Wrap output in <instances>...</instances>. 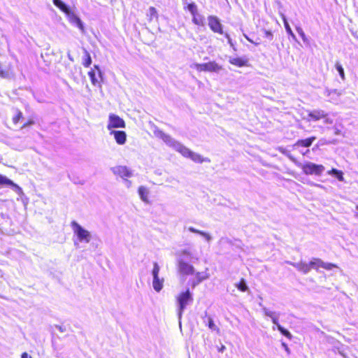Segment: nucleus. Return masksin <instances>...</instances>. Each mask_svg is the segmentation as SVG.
Returning <instances> with one entry per match:
<instances>
[{"label": "nucleus", "instance_id": "obj_21", "mask_svg": "<svg viewBox=\"0 0 358 358\" xmlns=\"http://www.w3.org/2000/svg\"><path fill=\"white\" fill-rule=\"evenodd\" d=\"M281 17L284 23L285 28L286 29L287 33L292 37V38L294 41H296V35L292 31L287 20L284 14H281Z\"/></svg>", "mask_w": 358, "mask_h": 358}, {"label": "nucleus", "instance_id": "obj_19", "mask_svg": "<svg viewBox=\"0 0 358 358\" xmlns=\"http://www.w3.org/2000/svg\"><path fill=\"white\" fill-rule=\"evenodd\" d=\"M138 192L141 199L143 202L148 203H149L148 195L150 193L149 189L144 186H140L138 187Z\"/></svg>", "mask_w": 358, "mask_h": 358}, {"label": "nucleus", "instance_id": "obj_47", "mask_svg": "<svg viewBox=\"0 0 358 358\" xmlns=\"http://www.w3.org/2000/svg\"><path fill=\"white\" fill-rule=\"evenodd\" d=\"M21 358H31V357L29 356L27 352H24L22 353Z\"/></svg>", "mask_w": 358, "mask_h": 358}, {"label": "nucleus", "instance_id": "obj_52", "mask_svg": "<svg viewBox=\"0 0 358 358\" xmlns=\"http://www.w3.org/2000/svg\"><path fill=\"white\" fill-rule=\"evenodd\" d=\"M68 57L70 60L73 61V59L69 53L68 54Z\"/></svg>", "mask_w": 358, "mask_h": 358}, {"label": "nucleus", "instance_id": "obj_12", "mask_svg": "<svg viewBox=\"0 0 358 358\" xmlns=\"http://www.w3.org/2000/svg\"><path fill=\"white\" fill-rule=\"evenodd\" d=\"M0 185L10 186L17 194L21 195L22 194V189L20 187L14 183L13 180L8 178L6 176L1 174H0Z\"/></svg>", "mask_w": 358, "mask_h": 358}, {"label": "nucleus", "instance_id": "obj_41", "mask_svg": "<svg viewBox=\"0 0 358 358\" xmlns=\"http://www.w3.org/2000/svg\"><path fill=\"white\" fill-rule=\"evenodd\" d=\"M282 345L284 348V349L285 350V351L287 352V354H289L290 353V350L288 348V345L286 343H282Z\"/></svg>", "mask_w": 358, "mask_h": 358}, {"label": "nucleus", "instance_id": "obj_46", "mask_svg": "<svg viewBox=\"0 0 358 358\" xmlns=\"http://www.w3.org/2000/svg\"><path fill=\"white\" fill-rule=\"evenodd\" d=\"M226 348L224 345H222L220 348H218V351L220 352H223L225 350Z\"/></svg>", "mask_w": 358, "mask_h": 358}, {"label": "nucleus", "instance_id": "obj_20", "mask_svg": "<svg viewBox=\"0 0 358 358\" xmlns=\"http://www.w3.org/2000/svg\"><path fill=\"white\" fill-rule=\"evenodd\" d=\"M188 230L192 233L198 234L200 236H203L208 242H210L212 240V236L208 233L196 229L193 227H189L188 228Z\"/></svg>", "mask_w": 358, "mask_h": 358}, {"label": "nucleus", "instance_id": "obj_48", "mask_svg": "<svg viewBox=\"0 0 358 358\" xmlns=\"http://www.w3.org/2000/svg\"><path fill=\"white\" fill-rule=\"evenodd\" d=\"M56 328L60 331L61 332H63L64 331V329L63 328L61 327V326H56Z\"/></svg>", "mask_w": 358, "mask_h": 358}, {"label": "nucleus", "instance_id": "obj_54", "mask_svg": "<svg viewBox=\"0 0 358 358\" xmlns=\"http://www.w3.org/2000/svg\"><path fill=\"white\" fill-rule=\"evenodd\" d=\"M173 180H175V179L173 178L172 180H169V179L167 180V181H169V182H172Z\"/></svg>", "mask_w": 358, "mask_h": 358}, {"label": "nucleus", "instance_id": "obj_44", "mask_svg": "<svg viewBox=\"0 0 358 358\" xmlns=\"http://www.w3.org/2000/svg\"><path fill=\"white\" fill-rule=\"evenodd\" d=\"M224 36L225 37L227 38L228 40V43L231 45H233V43H232V41H231V39L229 36V35L227 34V33H224Z\"/></svg>", "mask_w": 358, "mask_h": 358}, {"label": "nucleus", "instance_id": "obj_49", "mask_svg": "<svg viewBox=\"0 0 358 358\" xmlns=\"http://www.w3.org/2000/svg\"><path fill=\"white\" fill-rule=\"evenodd\" d=\"M315 186L324 189V187L320 184H314Z\"/></svg>", "mask_w": 358, "mask_h": 358}, {"label": "nucleus", "instance_id": "obj_55", "mask_svg": "<svg viewBox=\"0 0 358 358\" xmlns=\"http://www.w3.org/2000/svg\"><path fill=\"white\" fill-rule=\"evenodd\" d=\"M357 209H358V206H357Z\"/></svg>", "mask_w": 358, "mask_h": 358}, {"label": "nucleus", "instance_id": "obj_16", "mask_svg": "<svg viewBox=\"0 0 358 358\" xmlns=\"http://www.w3.org/2000/svg\"><path fill=\"white\" fill-rule=\"evenodd\" d=\"M327 114L322 110H313L312 111L308 112V118L306 120L310 121V120L317 121L323 117H326Z\"/></svg>", "mask_w": 358, "mask_h": 358}, {"label": "nucleus", "instance_id": "obj_1", "mask_svg": "<svg viewBox=\"0 0 358 358\" xmlns=\"http://www.w3.org/2000/svg\"><path fill=\"white\" fill-rule=\"evenodd\" d=\"M155 135L162 139L170 147H172L177 152H180L183 157L191 159L196 163L201 164L203 162H210V159L208 157H203L201 155L190 150L188 148L180 142L173 139L171 136L164 133L159 129L154 131Z\"/></svg>", "mask_w": 358, "mask_h": 358}, {"label": "nucleus", "instance_id": "obj_31", "mask_svg": "<svg viewBox=\"0 0 358 358\" xmlns=\"http://www.w3.org/2000/svg\"><path fill=\"white\" fill-rule=\"evenodd\" d=\"M187 8L190 12L192 15L198 12L197 6L194 3H189L187 6Z\"/></svg>", "mask_w": 358, "mask_h": 358}, {"label": "nucleus", "instance_id": "obj_50", "mask_svg": "<svg viewBox=\"0 0 358 358\" xmlns=\"http://www.w3.org/2000/svg\"><path fill=\"white\" fill-rule=\"evenodd\" d=\"M74 245L77 248L78 247V243L76 241H74Z\"/></svg>", "mask_w": 358, "mask_h": 358}, {"label": "nucleus", "instance_id": "obj_14", "mask_svg": "<svg viewBox=\"0 0 358 358\" xmlns=\"http://www.w3.org/2000/svg\"><path fill=\"white\" fill-rule=\"evenodd\" d=\"M94 69H92L90 71H89L88 75L92 85H96L99 83L98 78L102 80V72L99 66L94 65Z\"/></svg>", "mask_w": 358, "mask_h": 358}, {"label": "nucleus", "instance_id": "obj_9", "mask_svg": "<svg viewBox=\"0 0 358 358\" xmlns=\"http://www.w3.org/2000/svg\"><path fill=\"white\" fill-rule=\"evenodd\" d=\"M195 68L199 71L210 72H217L221 69V66L215 62H210L204 64H195Z\"/></svg>", "mask_w": 358, "mask_h": 358}, {"label": "nucleus", "instance_id": "obj_18", "mask_svg": "<svg viewBox=\"0 0 358 358\" xmlns=\"http://www.w3.org/2000/svg\"><path fill=\"white\" fill-rule=\"evenodd\" d=\"M53 4L64 12L66 15L71 11L70 7L62 0H52Z\"/></svg>", "mask_w": 358, "mask_h": 358}, {"label": "nucleus", "instance_id": "obj_45", "mask_svg": "<svg viewBox=\"0 0 358 358\" xmlns=\"http://www.w3.org/2000/svg\"><path fill=\"white\" fill-rule=\"evenodd\" d=\"M125 184L127 187H129L131 186V182L126 178H124Z\"/></svg>", "mask_w": 358, "mask_h": 358}, {"label": "nucleus", "instance_id": "obj_17", "mask_svg": "<svg viewBox=\"0 0 358 358\" xmlns=\"http://www.w3.org/2000/svg\"><path fill=\"white\" fill-rule=\"evenodd\" d=\"M110 134H113L114 136V138L117 143L120 145H123L125 143L127 140V134L124 131L112 130L110 131Z\"/></svg>", "mask_w": 358, "mask_h": 358}, {"label": "nucleus", "instance_id": "obj_10", "mask_svg": "<svg viewBox=\"0 0 358 358\" xmlns=\"http://www.w3.org/2000/svg\"><path fill=\"white\" fill-rule=\"evenodd\" d=\"M309 263L310 265V268L315 270H317L318 268L320 267L323 268L326 270H331L334 268L337 267L336 265L332 263L324 262L319 258H313Z\"/></svg>", "mask_w": 358, "mask_h": 358}, {"label": "nucleus", "instance_id": "obj_39", "mask_svg": "<svg viewBox=\"0 0 358 358\" xmlns=\"http://www.w3.org/2000/svg\"><path fill=\"white\" fill-rule=\"evenodd\" d=\"M323 118H324V124H333V120L331 119V118L327 117V115L326 116V117H323Z\"/></svg>", "mask_w": 358, "mask_h": 358}, {"label": "nucleus", "instance_id": "obj_42", "mask_svg": "<svg viewBox=\"0 0 358 358\" xmlns=\"http://www.w3.org/2000/svg\"><path fill=\"white\" fill-rule=\"evenodd\" d=\"M220 242H224V243H229V244H231V241L229 240L227 238H222L220 239Z\"/></svg>", "mask_w": 358, "mask_h": 358}, {"label": "nucleus", "instance_id": "obj_13", "mask_svg": "<svg viewBox=\"0 0 358 358\" xmlns=\"http://www.w3.org/2000/svg\"><path fill=\"white\" fill-rule=\"evenodd\" d=\"M111 170L115 175L119 176L123 179L132 176V172L127 166H115L112 168Z\"/></svg>", "mask_w": 358, "mask_h": 358}, {"label": "nucleus", "instance_id": "obj_30", "mask_svg": "<svg viewBox=\"0 0 358 358\" xmlns=\"http://www.w3.org/2000/svg\"><path fill=\"white\" fill-rule=\"evenodd\" d=\"M335 67H336V69L337 70V71L338 72L341 78L343 80H344L345 79V73H344V69H343L342 65L338 62H337L335 64Z\"/></svg>", "mask_w": 358, "mask_h": 358}, {"label": "nucleus", "instance_id": "obj_23", "mask_svg": "<svg viewBox=\"0 0 358 358\" xmlns=\"http://www.w3.org/2000/svg\"><path fill=\"white\" fill-rule=\"evenodd\" d=\"M204 16L199 13L197 12L194 15H192V22L194 24L199 25V26H203L204 25Z\"/></svg>", "mask_w": 358, "mask_h": 358}, {"label": "nucleus", "instance_id": "obj_5", "mask_svg": "<svg viewBox=\"0 0 358 358\" xmlns=\"http://www.w3.org/2000/svg\"><path fill=\"white\" fill-rule=\"evenodd\" d=\"M71 226L73 229L74 234H76L77 236V240L79 242H85L86 243H90L92 236L89 231L84 229L76 221L71 222Z\"/></svg>", "mask_w": 358, "mask_h": 358}, {"label": "nucleus", "instance_id": "obj_38", "mask_svg": "<svg viewBox=\"0 0 358 358\" xmlns=\"http://www.w3.org/2000/svg\"><path fill=\"white\" fill-rule=\"evenodd\" d=\"M34 124V121L32 120H29L27 122L24 123L21 129H24L27 127H29L31 125H33Z\"/></svg>", "mask_w": 358, "mask_h": 358}, {"label": "nucleus", "instance_id": "obj_53", "mask_svg": "<svg viewBox=\"0 0 358 358\" xmlns=\"http://www.w3.org/2000/svg\"><path fill=\"white\" fill-rule=\"evenodd\" d=\"M339 132H340V131H339V130H338V129H337V130L336 131L335 134H339Z\"/></svg>", "mask_w": 358, "mask_h": 358}, {"label": "nucleus", "instance_id": "obj_15", "mask_svg": "<svg viewBox=\"0 0 358 358\" xmlns=\"http://www.w3.org/2000/svg\"><path fill=\"white\" fill-rule=\"evenodd\" d=\"M66 16L71 24H73L76 26H77L82 31H84L83 23L80 18L76 14L71 11L66 15Z\"/></svg>", "mask_w": 358, "mask_h": 358}, {"label": "nucleus", "instance_id": "obj_25", "mask_svg": "<svg viewBox=\"0 0 358 358\" xmlns=\"http://www.w3.org/2000/svg\"><path fill=\"white\" fill-rule=\"evenodd\" d=\"M208 276L203 275V273L200 272H197L196 273L195 278L192 280V285L193 287L198 285L199 283H201L203 280L206 279Z\"/></svg>", "mask_w": 358, "mask_h": 358}, {"label": "nucleus", "instance_id": "obj_40", "mask_svg": "<svg viewBox=\"0 0 358 358\" xmlns=\"http://www.w3.org/2000/svg\"><path fill=\"white\" fill-rule=\"evenodd\" d=\"M286 157H288L293 162L296 163V159L291 155L290 152L287 153V155Z\"/></svg>", "mask_w": 358, "mask_h": 358}, {"label": "nucleus", "instance_id": "obj_27", "mask_svg": "<svg viewBox=\"0 0 358 358\" xmlns=\"http://www.w3.org/2000/svg\"><path fill=\"white\" fill-rule=\"evenodd\" d=\"M85 56L83 59V64L85 67H89L92 64V58L87 50L84 49Z\"/></svg>", "mask_w": 358, "mask_h": 358}, {"label": "nucleus", "instance_id": "obj_4", "mask_svg": "<svg viewBox=\"0 0 358 358\" xmlns=\"http://www.w3.org/2000/svg\"><path fill=\"white\" fill-rule=\"evenodd\" d=\"M193 301V296L189 289L181 292L177 297L178 315L180 320L182 315L187 306Z\"/></svg>", "mask_w": 358, "mask_h": 358}, {"label": "nucleus", "instance_id": "obj_24", "mask_svg": "<svg viewBox=\"0 0 358 358\" xmlns=\"http://www.w3.org/2000/svg\"><path fill=\"white\" fill-rule=\"evenodd\" d=\"M327 173L330 176L336 177L339 181H344L343 173L336 169H332Z\"/></svg>", "mask_w": 358, "mask_h": 358}, {"label": "nucleus", "instance_id": "obj_7", "mask_svg": "<svg viewBox=\"0 0 358 358\" xmlns=\"http://www.w3.org/2000/svg\"><path fill=\"white\" fill-rule=\"evenodd\" d=\"M303 173L306 175L320 176L324 171V166L321 164H316L313 162H306L305 164H299Z\"/></svg>", "mask_w": 358, "mask_h": 358}, {"label": "nucleus", "instance_id": "obj_6", "mask_svg": "<svg viewBox=\"0 0 358 358\" xmlns=\"http://www.w3.org/2000/svg\"><path fill=\"white\" fill-rule=\"evenodd\" d=\"M159 271L160 266L157 262H154L153 268L152 270V287L153 289L157 292L162 289L164 282V278H160L159 275Z\"/></svg>", "mask_w": 358, "mask_h": 358}, {"label": "nucleus", "instance_id": "obj_22", "mask_svg": "<svg viewBox=\"0 0 358 358\" xmlns=\"http://www.w3.org/2000/svg\"><path fill=\"white\" fill-rule=\"evenodd\" d=\"M315 139H316V138L315 136H312V137L308 138L306 139L299 140L294 145L295 146H303V147L308 148L312 145L313 142Z\"/></svg>", "mask_w": 358, "mask_h": 358}, {"label": "nucleus", "instance_id": "obj_26", "mask_svg": "<svg viewBox=\"0 0 358 358\" xmlns=\"http://www.w3.org/2000/svg\"><path fill=\"white\" fill-rule=\"evenodd\" d=\"M229 62L235 66L242 67L246 65L248 61L240 57L230 58Z\"/></svg>", "mask_w": 358, "mask_h": 358}, {"label": "nucleus", "instance_id": "obj_32", "mask_svg": "<svg viewBox=\"0 0 358 358\" xmlns=\"http://www.w3.org/2000/svg\"><path fill=\"white\" fill-rule=\"evenodd\" d=\"M310 263L307 264L306 262L302 263L300 271L303 274H307L310 271Z\"/></svg>", "mask_w": 358, "mask_h": 358}, {"label": "nucleus", "instance_id": "obj_37", "mask_svg": "<svg viewBox=\"0 0 358 358\" xmlns=\"http://www.w3.org/2000/svg\"><path fill=\"white\" fill-rule=\"evenodd\" d=\"M303 262H289V264L292 266H293L294 267H295L297 270H299L300 271L301 270V264H302Z\"/></svg>", "mask_w": 358, "mask_h": 358}, {"label": "nucleus", "instance_id": "obj_29", "mask_svg": "<svg viewBox=\"0 0 358 358\" xmlns=\"http://www.w3.org/2000/svg\"><path fill=\"white\" fill-rule=\"evenodd\" d=\"M148 16L149 17L150 21L152 20L153 18H156V19L158 18L157 12V10L155 9V8L150 7L148 13Z\"/></svg>", "mask_w": 358, "mask_h": 358}, {"label": "nucleus", "instance_id": "obj_35", "mask_svg": "<svg viewBox=\"0 0 358 358\" xmlns=\"http://www.w3.org/2000/svg\"><path fill=\"white\" fill-rule=\"evenodd\" d=\"M296 30L297 33L299 34V36H301V37L302 38L303 41H305L306 39V34H305L304 31H303L302 28L300 27H296Z\"/></svg>", "mask_w": 358, "mask_h": 358}, {"label": "nucleus", "instance_id": "obj_3", "mask_svg": "<svg viewBox=\"0 0 358 358\" xmlns=\"http://www.w3.org/2000/svg\"><path fill=\"white\" fill-rule=\"evenodd\" d=\"M259 306H262L263 313L266 316L269 317L271 319L273 323L276 326L278 331L286 338L291 340L292 338V334L287 329L282 327L278 322L280 313L269 310L268 308L263 306L261 303H259Z\"/></svg>", "mask_w": 358, "mask_h": 358}, {"label": "nucleus", "instance_id": "obj_36", "mask_svg": "<svg viewBox=\"0 0 358 358\" xmlns=\"http://www.w3.org/2000/svg\"><path fill=\"white\" fill-rule=\"evenodd\" d=\"M264 36L267 38L269 41H271L273 38V35L271 31L264 30Z\"/></svg>", "mask_w": 358, "mask_h": 358}, {"label": "nucleus", "instance_id": "obj_43", "mask_svg": "<svg viewBox=\"0 0 358 358\" xmlns=\"http://www.w3.org/2000/svg\"><path fill=\"white\" fill-rule=\"evenodd\" d=\"M280 151L282 154H283L285 156L287 155V153H289V152L288 150H287L286 149L282 148H280Z\"/></svg>", "mask_w": 358, "mask_h": 358}, {"label": "nucleus", "instance_id": "obj_51", "mask_svg": "<svg viewBox=\"0 0 358 358\" xmlns=\"http://www.w3.org/2000/svg\"><path fill=\"white\" fill-rule=\"evenodd\" d=\"M246 38L248 41H250V43H254V42L252 41V40L250 39L248 37L246 36Z\"/></svg>", "mask_w": 358, "mask_h": 358}, {"label": "nucleus", "instance_id": "obj_33", "mask_svg": "<svg viewBox=\"0 0 358 358\" xmlns=\"http://www.w3.org/2000/svg\"><path fill=\"white\" fill-rule=\"evenodd\" d=\"M16 115L13 117V122L16 124L17 123L19 122V121L20 120V119L22 118V113L16 109Z\"/></svg>", "mask_w": 358, "mask_h": 358}, {"label": "nucleus", "instance_id": "obj_28", "mask_svg": "<svg viewBox=\"0 0 358 358\" xmlns=\"http://www.w3.org/2000/svg\"><path fill=\"white\" fill-rule=\"evenodd\" d=\"M236 287L241 292H245L248 289L246 282L243 278L241 280L239 283L236 285Z\"/></svg>", "mask_w": 358, "mask_h": 358}, {"label": "nucleus", "instance_id": "obj_11", "mask_svg": "<svg viewBox=\"0 0 358 358\" xmlns=\"http://www.w3.org/2000/svg\"><path fill=\"white\" fill-rule=\"evenodd\" d=\"M125 122L119 116L112 114L109 115V123L107 126L108 130L113 128H124Z\"/></svg>", "mask_w": 358, "mask_h": 358}, {"label": "nucleus", "instance_id": "obj_34", "mask_svg": "<svg viewBox=\"0 0 358 358\" xmlns=\"http://www.w3.org/2000/svg\"><path fill=\"white\" fill-rule=\"evenodd\" d=\"M208 326L211 330L217 331V332L219 331V329L215 324L213 319L210 317L208 318Z\"/></svg>", "mask_w": 358, "mask_h": 358}, {"label": "nucleus", "instance_id": "obj_8", "mask_svg": "<svg viewBox=\"0 0 358 358\" xmlns=\"http://www.w3.org/2000/svg\"><path fill=\"white\" fill-rule=\"evenodd\" d=\"M208 26L210 29L215 33L224 34L223 25L220 22V19L215 15H209L208 17Z\"/></svg>", "mask_w": 358, "mask_h": 358}, {"label": "nucleus", "instance_id": "obj_2", "mask_svg": "<svg viewBox=\"0 0 358 358\" xmlns=\"http://www.w3.org/2000/svg\"><path fill=\"white\" fill-rule=\"evenodd\" d=\"M192 257V254L186 250L181 251L180 258L178 260V271L182 275H192L194 273L195 269L194 266L188 264L186 260H189Z\"/></svg>", "mask_w": 358, "mask_h": 358}]
</instances>
